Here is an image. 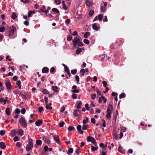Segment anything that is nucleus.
I'll list each match as a JSON object with an SVG mask.
<instances>
[{
    "instance_id": "1",
    "label": "nucleus",
    "mask_w": 155,
    "mask_h": 155,
    "mask_svg": "<svg viewBox=\"0 0 155 155\" xmlns=\"http://www.w3.org/2000/svg\"><path fill=\"white\" fill-rule=\"evenodd\" d=\"M122 41L121 40L116 41L112 45H111L110 46V48L111 49H117L122 45Z\"/></svg>"
},
{
    "instance_id": "2",
    "label": "nucleus",
    "mask_w": 155,
    "mask_h": 155,
    "mask_svg": "<svg viewBox=\"0 0 155 155\" xmlns=\"http://www.w3.org/2000/svg\"><path fill=\"white\" fill-rule=\"evenodd\" d=\"M33 140L31 138H29L28 139V144L26 146V149L27 151H29L33 147L32 143Z\"/></svg>"
},
{
    "instance_id": "3",
    "label": "nucleus",
    "mask_w": 155,
    "mask_h": 155,
    "mask_svg": "<svg viewBox=\"0 0 155 155\" xmlns=\"http://www.w3.org/2000/svg\"><path fill=\"white\" fill-rule=\"evenodd\" d=\"M20 124L24 128L27 127V123L24 117H20Z\"/></svg>"
},
{
    "instance_id": "4",
    "label": "nucleus",
    "mask_w": 155,
    "mask_h": 155,
    "mask_svg": "<svg viewBox=\"0 0 155 155\" xmlns=\"http://www.w3.org/2000/svg\"><path fill=\"white\" fill-rule=\"evenodd\" d=\"M86 140L88 142H91L94 145H96V141L94 138L91 136H89L87 138Z\"/></svg>"
},
{
    "instance_id": "5",
    "label": "nucleus",
    "mask_w": 155,
    "mask_h": 155,
    "mask_svg": "<svg viewBox=\"0 0 155 155\" xmlns=\"http://www.w3.org/2000/svg\"><path fill=\"white\" fill-rule=\"evenodd\" d=\"M11 135L12 137L15 136L17 134L18 135H19V129H18L17 130V131H16V130H12L11 131Z\"/></svg>"
},
{
    "instance_id": "6",
    "label": "nucleus",
    "mask_w": 155,
    "mask_h": 155,
    "mask_svg": "<svg viewBox=\"0 0 155 155\" xmlns=\"http://www.w3.org/2000/svg\"><path fill=\"white\" fill-rule=\"evenodd\" d=\"M16 29V28L14 26H12V28L10 29L9 31V37L10 38V36H12L14 33L15 30Z\"/></svg>"
},
{
    "instance_id": "7",
    "label": "nucleus",
    "mask_w": 155,
    "mask_h": 155,
    "mask_svg": "<svg viewBox=\"0 0 155 155\" xmlns=\"http://www.w3.org/2000/svg\"><path fill=\"white\" fill-rule=\"evenodd\" d=\"M81 111L80 110L75 109L73 112V114L75 117H78L81 114Z\"/></svg>"
},
{
    "instance_id": "8",
    "label": "nucleus",
    "mask_w": 155,
    "mask_h": 155,
    "mask_svg": "<svg viewBox=\"0 0 155 155\" xmlns=\"http://www.w3.org/2000/svg\"><path fill=\"white\" fill-rule=\"evenodd\" d=\"M92 28L93 29L96 31H97L100 29V27H98L97 23H94L92 25Z\"/></svg>"
},
{
    "instance_id": "9",
    "label": "nucleus",
    "mask_w": 155,
    "mask_h": 155,
    "mask_svg": "<svg viewBox=\"0 0 155 155\" xmlns=\"http://www.w3.org/2000/svg\"><path fill=\"white\" fill-rule=\"evenodd\" d=\"M5 85L7 89L8 90H10L11 89V84L9 81H7L5 83Z\"/></svg>"
},
{
    "instance_id": "10",
    "label": "nucleus",
    "mask_w": 155,
    "mask_h": 155,
    "mask_svg": "<svg viewBox=\"0 0 155 155\" xmlns=\"http://www.w3.org/2000/svg\"><path fill=\"white\" fill-rule=\"evenodd\" d=\"M53 138L54 140L56 143L59 144H60L61 141L59 140V137L58 136L56 135L54 136Z\"/></svg>"
},
{
    "instance_id": "11",
    "label": "nucleus",
    "mask_w": 155,
    "mask_h": 155,
    "mask_svg": "<svg viewBox=\"0 0 155 155\" xmlns=\"http://www.w3.org/2000/svg\"><path fill=\"white\" fill-rule=\"evenodd\" d=\"M81 125H78L77 127V129L78 130L79 133L80 134H82L83 133V132L82 130H81Z\"/></svg>"
},
{
    "instance_id": "12",
    "label": "nucleus",
    "mask_w": 155,
    "mask_h": 155,
    "mask_svg": "<svg viewBox=\"0 0 155 155\" xmlns=\"http://www.w3.org/2000/svg\"><path fill=\"white\" fill-rule=\"evenodd\" d=\"M100 57L102 60H107L109 59V57H107V56L106 54H103L100 56Z\"/></svg>"
},
{
    "instance_id": "13",
    "label": "nucleus",
    "mask_w": 155,
    "mask_h": 155,
    "mask_svg": "<svg viewBox=\"0 0 155 155\" xmlns=\"http://www.w3.org/2000/svg\"><path fill=\"white\" fill-rule=\"evenodd\" d=\"M80 39L79 38L77 39V40H75L73 41V44L74 47H76L77 48H78V47H77V44L78 42H80Z\"/></svg>"
},
{
    "instance_id": "14",
    "label": "nucleus",
    "mask_w": 155,
    "mask_h": 155,
    "mask_svg": "<svg viewBox=\"0 0 155 155\" xmlns=\"http://www.w3.org/2000/svg\"><path fill=\"white\" fill-rule=\"evenodd\" d=\"M42 123V120H41L39 119L35 122V124L37 126H39L41 125Z\"/></svg>"
},
{
    "instance_id": "15",
    "label": "nucleus",
    "mask_w": 155,
    "mask_h": 155,
    "mask_svg": "<svg viewBox=\"0 0 155 155\" xmlns=\"http://www.w3.org/2000/svg\"><path fill=\"white\" fill-rule=\"evenodd\" d=\"M49 71V69L47 67H44L42 69V72L43 73H48Z\"/></svg>"
},
{
    "instance_id": "16",
    "label": "nucleus",
    "mask_w": 155,
    "mask_h": 155,
    "mask_svg": "<svg viewBox=\"0 0 155 155\" xmlns=\"http://www.w3.org/2000/svg\"><path fill=\"white\" fill-rule=\"evenodd\" d=\"M6 146L5 143L3 142H0V147L2 149H4L6 148Z\"/></svg>"
},
{
    "instance_id": "17",
    "label": "nucleus",
    "mask_w": 155,
    "mask_h": 155,
    "mask_svg": "<svg viewBox=\"0 0 155 155\" xmlns=\"http://www.w3.org/2000/svg\"><path fill=\"white\" fill-rule=\"evenodd\" d=\"M85 3L89 7H91L93 5V3L89 0H86L85 2Z\"/></svg>"
},
{
    "instance_id": "18",
    "label": "nucleus",
    "mask_w": 155,
    "mask_h": 155,
    "mask_svg": "<svg viewBox=\"0 0 155 155\" xmlns=\"http://www.w3.org/2000/svg\"><path fill=\"white\" fill-rule=\"evenodd\" d=\"M41 91L43 94H49L48 91L45 89H42L41 90Z\"/></svg>"
},
{
    "instance_id": "19",
    "label": "nucleus",
    "mask_w": 155,
    "mask_h": 155,
    "mask_svg": "<svg viewBox=\"0 0 155 155\" xmlns=\"http://www.w3.org/2000/svg\"><path fill=\"white\" fill-rule=\"evenodd\" d=\"M52 90L54 91H55L56 92H58V89H59L57 86H52Z\"/></svg>"
},
{
    "instance_id": "20",
    "label": "nucleus",
    "mask_w": 155,
    "mask_h": 155,
    "mask_svg": "<svg viewBox=\"0 0 155 155\" xmlns=\"http://www.w3.org/2000/svg\"><path fill=\"white\" fill-rule=\"evenodd\" d=\"M118 150L119 152L121 153H123V151H122V147L120 144H119L118 145Z\"/></svg>"
},
{
    "instance_id": "21",
    "label": "nucleus",
    "mask_w": 155,
    "mask_h": 155,
    "mask_svg": "<svg viewBox=\"0 0 155 155\" xmlns=\"http://www.w3.org/2000/svg\"><path fill=\"white\" fill-rule=\"evenodd\" d=\"M82 51V48H78L76 51V54H80Z\"/></svg>"
},
{
    "instance_id": "22",
    "label": "nucleus",
    "mask_w": 155,
    "mask_h": 155,
    "mask_svg": "<svg viewBox=\"0 0 155 155\" xmlns=\"http://www.w3.org/2000/svg\"><path fill=\"white\" fill-rule=\"evenodd\" d=\"M82 103L81 101H79L78 102V104L77 106V108L78 109H80L81 108V106L82 105Z\"/></svg>"
},
{
    "instance_id": "23",
    "label": "nucleus",
    "mask_w": 155,
    "mask_h": 155,
    "mask_svg": "<svg viewBox=\"0 0 155 155\" xmlns=\"http://www.w3.org/2000/svg\"><path fill=\"white\" fill-rule=\"evenodd\" d=\"M90 35V33L88 32L87 31L86 32L84 35V37L85 38H87L88 37V36H89Z\"/></svg>"
},
{
    "instance_id": "24",
    "label": "nucleus",
    "mask_w": 155,
    "mask_h": 155,
    "mask_svg": "<svg viewBox=\"0 0 155 155\" xmlns=\"http://www.w3.org/2000/svg\"><path fill=\"white\" fill-rule=\"evenodd\" d=\"M44 140L45 142L47 144H49L50 143V140L47 138H44Z\"/></svg>"
},
{
    "instance_id": "25",
    "label": "nucleus",
    "mask_w": 155,
    "mask_h": 155,
    "mask_svg": "<svg viewBox=\"0 0 155 155\" xmlns=\"http://www.w3.org/2000/svg\"><path fill=\"white\" fill-rule=\"evenodd\" d=\"M5 112L7 115H9L10 114V111L9 108L7 107L6 108Z\"/></svg>"
},
{
    "instance_id": "26",
    "label": "nucleus",
    "mask_w": 155,
    "mask_h": 155,
    "mask_svg": "<svg viewBox=\"0 0 155 155\" xmlns=\"http://www.w3.org/2000/svg\"><path fill=\"white\" fill-rule=\"evenodd\" d=\"M36 143L38 146H40L41 145V141L40 140H37L36 141Z\"/></svg>"
},
{
    "instance_id": "27",
    "label": "nucleus",
    "mask_w": 155,
    "mask_h": 155,
    "mask_svg": "<svg viewBox=\"0 0 155 155\" xmlns=\"http://www.w3.org/2000/svg\"><path fill=\"white\" fill-rule=\"evenodd\" d=\"M126 97V94L125 93H123L120 94L119 95V98L121 99L125 97Z\"/></svg>"
},
{
    "instance_id": "28",
    "label": "nucleus",
    "mask_w": 155,
    "mask_h": 155,
    "mask_svg": "<svg viewBox=\"0 0 155 155\" xmlns=\"http://www.w3.org/2000/svg\"><path fill=\"white\" fill-rule=\"evenodd\" d=\"M73 149L72 148H70L68 149V152L67 153V154L70 155L71 153H73Z\"/></svg>"
},
{
    "instance_id": "29",
    "label": "nucleus",
    "mask_w": 155,
    "mask_h": 155,
    "mask_svg": "<svg viewBox=\"0 0 155 155\" xmlns=\"http://www.w3.org/2000/svg\"><path fill=\"white\" fill-rule=\"evenodd\" d=\"M20 96L22 98L25 100H26L27 98L26 96L21 92H20Z\"/></svg>"
},
{
    "instance_id": "30",
    "label": "nucleus",
    "mask_w": 155,
    "mask_h": 155,
    "mask_svg": "<svg viewBox=\"0 0 155 155\" xmlns=\"http://www.w3.org/2000/svg\"><path fill=\"white\" fill-rule=\"evenodd\" d=\"M97 17L98 18V20L100 21H101L103 18V15L102 14H100L97 16Z\"/></svg>"
},
{
    "instance_id": "31",
    "label": "nucleus",
    "mask_w": 155,
    "mask_h": 155,
    "mask_svg": "<svg viewBox=\"0 0 155 155\" xmlns=\"http://www.w3.org/2000/svg\"><path fill=\"white\" fill-rule=\"evenodd\" d=\"M91 148L92 151H95L97 150L98 147H95L93 146H92L91 147Z\"/></svg>"
},
{
    "instance_id": "32",
    "label": "nucleus",
    "mask_w": 155,
    "mask_h": 155,
    "mask_svg": "<svg viewBox=\"0 0 155 155\" xmlns=\"http://www.w3.org/2000/svg\"><path fill=\"white\" fill-rule=\"evenodd\" d=\"M68 130L69 131H70L74 130H75V129L73 127L69 126L68 128Z\"/></svg>"
},
{
    "instance_id": "33",
    "label": "nucleus",
    "mask_w": 155,
    "mask_h": 155,
    "mask_svg": "<svg viewBox=\"0 0 155 155\" xmlns=\"http://www.w3.org/2000/svg\"><path fill=\"white\" fill-rule=\"evenodd\" d=\"M25 109L24 108H22L21 110H20V112H21L22 114H24L26 112Z\"/></svg>"
},
{
    "instance_id": "34",
    "label": "nucleus",
    "mask_w": 155,
    "mask_h": 155,
    "mask_svg": "<svg viewBox=\"0 0 155 155\" xmlns=\"http://www.w3.org/2000/svg\"><path fill=\"white\" fill-rule=\"evenodd\" d=\"M17 17V16H16L15 13L14 12L12 13V18L13 19H15Z\"/></svg>"
},
{
    "instance_id": "35",
    "label": "nucleus",
    "mask_w": 155,
    "mask_h": 155,
    "mask_svg": "<svg viewBox=\"0 0 155 155\" xmlns=\"http://www.w3.org/2000/svg\"><path fill=\"white\" fill-rule=\"evenodd\" d=\"M88 127V126L87 124L84 125L82 126V130H86Z\"/></svg>"
},
{
    "instance_id": "36",
    "label": "nucleus",
    "mask_w": 155,
    "mask_h": 155,
    "mask_svg": "<svg viewBox=\"0 0 155 155\" xmlns=\"http://www.w3.org/2000/svg\"><path fill=\"white\" fill-rule=\"evenodd\" d=\"M94 13V11L93 10H90L89 13V15L90 16H91L93 15Z\"/></svg>"
},
{
    "instance_id": "37",
    "label": "nucleus",
    "mask_w": 155,
    "mask_h": 155,
    "mask_svg": "<svg viewBox=\"0 0 155 155\" xmlns=\"http://www.w3.org/2000/svg\"><path fill=\"white\" fill-rule=\"evenodd\" d=\"M61 0H55L54 3H55L57 5H59L61 3Z\"/></svg>"
},
{
    "instance_id": "38",
    "label": "nucleus",
    "mask_w": 155,
    "mask_h": 155,
    "mask_svg": "<svg viewBox=\"0 0 155 155\" xmlns=\"http://www.w3.org/2000/svg\"><path fill=\"white\" fill-rule=\"evenodd\" d=\"M101 10L102 12H104L106 10V8L105 7L101 6Z\"/></svg>"
},
{
    "instance_id": "39",
    "label": "nucleus",
    "mask_w": 155,
    "mask_h": 155,
    "mask_svg": "<svg viewBox=\"0 0 155 155\" xmlns=\"http://www.w3.org/2000/svg\"><path fill=\"white\" fill-rule=\"evenodd\" d=\"M102 84H103V86L104 87H107V84L106 81H102Z\"/></svg>"
},
{
    "instance_id": "40",
    "label": "nucleus",
    "mask_w": 155,
    "mask_h": 155,
    "mask_svg": "<svg viewBox=\"0 0 155 155\" xmlns=\"http://www.w3.org/2000/svg\"><path fill=\"white\" fill-rule=\"evenodd\" d=\"M88 120V119L87 117H86V119H84L83 120V123L84 124H85L86 123H87Z\"/></svg>"
},
{
    "instance_id": "41",
    "label": "nucleus",
    "mask_w": 155,
    "mask_h": 155,
    "mask_svg": "<svg viewBox=\"0 0 155 155\" xmlns=\"http://www.w3.org/2000/svg\"><path fill=\"white\" fill-rule=\"evenodd\" d=\"M71 92L72 93L74 94L75 93H78L79 92V90L77 89H74L71 91Z\"/></svg>"
},
{
    "instance_id": "42",
    "label": "nucleus",
    "mask_w": 155,
    "mask_h": 155,
    "mask_svg": "<svg viewBox=\"0 0 155 155\" xmlns=\"http://www.w3.org/2000/svg\"><path fill=\"white\" fill-rule=\"evenodd\" d=\"M5 130H2L0 131V135L1 136H3L5 134Z\"/></svg>"
},
{
    "instance_id": "43",
    "label": "nucleus",
    "mask_w": 155,
    "mask_h": 155,
    "mask_svg": "<svg viewBox=\"0 0 155 155\" xmlns=\"http://www.w3.org/2000/svg\"><path fill=\"white\" fill-rule=\"evenodd\" d=\"M78 46L82 47L84 45V44L82 42H79L78 43Z\"/></svg>"
},
{
    "instance_id": "44",
    "label": "nucleus",
    "mask_w": 155,
    "mask_h": 155,
    "mask_svg": "<svg viewBox=\"0 0 155 155\" xmlns=\"http://www.w3.org/2000/svg\"><path fill=\"white\" fill-rule=\"evenodd\" d=\"M106 117L107 119H110L111 118V114L110 113H107Z\"/></svg>"
},
{
    "instance_id": "45",
    "label": "nucleus",
    "mask_w": 155,
    "mask_h": 155,
    "mask_svg": "<svg viewBox=\"0 0 155 155\" xmlns=\"http://www.w3.org/2000/svg\"><path fill=\"white\" fill-rule=\"evenodd\" d=\"M83 41L84 43L87 45H88L90 43L89 41L88 40L86 39H84Z\"/></svg>"
},
{
    "instance_id": "46",
    "label": "nucleus",
    "mask_w": 155,
    "mask_h": 155,
    "mask_svg": "<svg viewBox=\"0 0 155 155\" xmlns=\"http://www.w3.org/2000/svg\"><path fill=\"white\" fill-rule=\"evenodd\" d=\"M80 73L82 76H84L85 73V70L84 69H81L80 71Z\"/></svg>"
},
{
    "instance_id": "47",
    "label": "nucleus",
    "mask_w": 155,
    "mask_h": 155,
    "mask_svg": "<svg viewBox=\"0 0 155 155\" xmlns=\"http://www.w3.org/2000/svg\"><path fill=\"white\" fill-rule=\"evenodd\" d=\"M72 39V37L71 35L68 36L67 37V40L68 41H71Z\"/></svg>"
},
{
    "instance_id": "48",
    "label": "nucleus",
    "mask_w": 155,
    "mask_h": 155,
    "mask_svg": "<svg viewBox=\"0 0 155 155\" xmlns=\"http://www.w3.org/2000/svg\"><path fill=\"white\" fill-rule=\"evenodd\" d=\"M120 55V53L118 51H116L115 54V56L116 57H118Z\"/></svg>"
},
{
    "instance_id": "49",
    "label": "nucleus",
    "mask_w": 155,
    "mask_h": 155,
    "mask_svg": "<svg viewBox=\"0 0 155 155\" xmlns=\"http://www.w3.org/2000/svg\"><path fill=\"white\" fill-rule=\"evenodd\" d=\"M71 73L73 74H74L77 72V70L75 69L74 70H71Z\"/></svg>"
},
{
    "instance_id": "50",
    "label": "nucleus",
    "mask_w": 155,
    "mask_h": 155,
    "mask_svg": "<svg viewBox=\"0 0 155 155\" xmlns=\"http://www.w3.org/2000/svg\"><path fill=\"white\" fill-rule=\"evenodd\" d=\"M64 71L67 73L70 72V70L68 67H65L64 68Z\"/></svg>"
},
{
    "instance_id": "51",
    "label": "nucleus",
    "mask_w": 155,
    "mask_h": 155,
    "mask_svg": "<svg viewBox=\"0 0 155 155\" xmlns=\"http://www.w3.org/2000/svg\"><path fill=\"white\" fill-rule=\"evenodd\" d=\"M46 108L47 110H51L52 109V107H49L48 105V104H46Z\"/></svg>"
},
{
    "instance_id": "52",
    "label": "nucleus",
    "mask_w": 155,
    "mask_h": 155,
    "mask_svg": "<svg viewBox=\"0 0 155 155\" xmlns=\"http://www.w3.org/2000/svg\"><path fill=\"white\" fill-rule=\"evenodd\" d=\"M19 137L17 136H15L13 138V140L14 142H16L19 140Z\"/></svg>"
},
{
    "instance_id": "53",
    "label": "nucleus",
    "mask_w": 155,
    "mask_h": 155,
    "mask_svg": "<svg viewBox=\"0 0 155 155\" xmlns=\"http://www.w3.org/2000/svg\"><path fill=\"white\" fill-rule=\"evenodd\" d=\"M5 30V28L4 26H2L0 28V32H3Z\"/></svg>"
},
{
    "instance_id": "54",
    "label": "nucleus",
    "mask_w": 155,
    "mask_h": 155,
    "mask_svg": "<svg viewBox=\"0 0 155 155\" xmlns=\"http://www.w3.org/2000/svg\"><path fill=\"white\" fill-rule=\"evenodd\" d=\"M75 79L77 82H78L79 81V76L77 75H76L75 76Z\"/></svg>"
},
{
    "instance_id": "55",
    "label": "nucleus",
    "mask_w": 155,
    "mask_h": 155,
    "mask_svg": "<svg viewBox=\"0 0 155 155\" xmlns=\"http://www.w3.org/2000/svg\"><path fill=\"white\" fill-rule=\"evenodd\" d=\"M24 24L26 26H28L29 25V22L28 20L25 21L24 22Z\"/></svg>"
},
{
    "instance_id": "56",
    "label": "nucleus",
    "mask_w": 155,
    "mask_h": 155,
    "mask_svg": "<svg viewBox=\"0 0 155 155\" xmlns=\"http://www.w3.org/2000/svg\"><path fill=\"white\" fill-rule=\"evenodd\" d=\"M64 124H65V123L64 121H62L61 122H60L59 123V127H63Z\"/></svg>"
},
{
    "instance_id": "57",
    "label": "nucleus",
    "mask_w": 155,
    "mask_h": 155,
    "mask_svg": "<svg viewBox=\"0 0 155 155\" xmlns=\"http://www.w3.org/2000/svg\"><path fill=\"white\" fill-rule=\"evenodd\" d=\"M70 21V20L69 19H68L66 20L65 21V23L66 25H68Z\"/></svg>"
},
{
    "instance_id": "58",
    "label": "nucleus",
    "mask_w": 155,
    "mask_h": 155,
    "mask_svg": "<svg viewBox=\"0 0 155 155\" xmlns=\"http://www.w3.org/2000/svg\"><path fill=\"white\" fill-rule=\"evenodd\" d=\"M91 122L92 123L94 124H95V120L94 118H91Z\"/></svg>"
},
{
    "instance_id": "59",
    "label": "nucleus",
    "mask_w": 155,
    "mask_h": 155,
    "mask_svg": "<svg viewBox=\"0 0 155 155\" xmlns=\"http://www.w3.org/2000/svg\"><path fill=\"white\" fill-rule=\"evenodd\" d=\"M96 95L95 94H92L91 95V99L92 100H94L96 97Z\"/></svg>"
},
{
    "instance_id": "60",
    "label": "nucleus",
    "mask_w": 155,
    "mask_h": 155,
    "mask_svg": "<svg viewBox=\"0 0 155 155\" xmlns=\"http://www.w3.org/2000/svg\"><path fill=\"white\" fill-rule=\"evenodd\" d=\"M32 14H33L31 13V11H29L28 13V18L31 17Z\"/></svg>"
},
{
    "instance_id": "61",
    "label": "nucleus",
    "mask_w": 155,
    "mask_h": 155,
    "mask_svg": "<svg viewBox=\"0 0 155 155\" xmlns=\"http://www.w3.org/2000/svg\"><path fill=\"white\" fill-rule=\"evenodd\" d=\"M72 97L73 99H76L77 98L76 94L73 93V94L72 95Z\"/></svg>"
},
{
    "instance_id": "62",
    "label": "nucleus",
    "mask_w": 155,
    "mask_h": 155,
    "mask_svg": "<svg viewBox=\"0 0 155 155\" xmlns=\"http://www.w3.org/2000/svg\"><path fill=\"white\" fill-rule=\"evenodd\" d=\"M101 98L102 99V100L104 101V103H105L106 102V101L107 100V99L105 98V97H104L103 95H101Z\"/></svg>"
},
{
    "instance_id": "63",
    "label": "nucleus",
    "mask_w": 155,
    "mask_h": 155,
    "mask_svg": "<svg viewBox=\"0 0 155 155\" xmlns=\"http://www.w3.org/2000/svg\"><path fill=\"white\" fill-rule=\"evenodd\" d=\"M55 69L54 67H52L50 69V72L51 73H53L55 71Z\"/></svg>"
},
{
    "instance_id": "64",
    "label": "nucleus",
    "mask_w": 155,
    "mask_h": 155,
    "mask_svg": "<svg viewBox=\"0 0 155 155\" xmlns=\"http://www.w3.org/2000/svg\"><path fill=\"white\" fill-rule=\"evenodd\" d=\"M44 149L45 151L46 152L48 150V147L47 146H45L44 147Z\"/></svg>"
}]
</instances>
